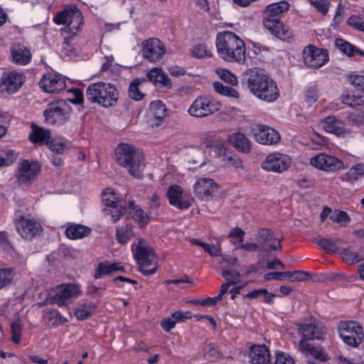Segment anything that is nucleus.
Here are the masks:
<instances>
[{"mask_svg":"<svg viewBox=\"0 0 364 364\" xmlns=\"http://www.w3.org/2000/svg\"><path fill=\"white\" fill-rule=\"evenodd\" d=\"M243 80L250 92L259 100L274 102L279 97V90L276 82L269 75L257 68L246 71Z\"/></svg>","mask_w":364,"mask_h":364,"instance_id":"obj_1","label":"nucleus"},{"mask_svg":"<svg viewBox=\"0 0 364 364\" xmlns=\"http://www.w3.org/2000/svg\"><path fill=\"white\" fill-rule=\"evenodd\" d=\"M215 44L219 56L224 60L239 64L245 62V44L235 33L230 31L218 33Z\"/></svg>","mask_w":364,"mask_h":364,"instance_id":"obj_2","label":"nucleus"},{"mask_svg":"<svg viewBox=\"0 0 364 364\" xmlns=\"http://www.w3.org/2000/svg\"><path fill=\"white\" fill-rule=\"evenodd\" d=\"M115 160L119 165L127 168L133 177L143 178L144 156L134 146L124 143L119 144L115 149Z\"/></svg>","mask_w":364,"mask_h":364,"instance_id":"obj_3","label":"nucleus"},{"mask_svg":"<svg viewBox=\"0 0 364 364\" xmlns=\"http://www.w3.org/2000/svg\"><path fill=\"white\" fill-rule=\"evenodd\" d=\"M118 96L117 87L104 82L92 83L86 90V98L89 102L105 107L113 105L117 101Z\"/></svg>","mask_w":364,"mask_h":364,"instance_id":"obj_4","label":"nucleus"},{"mask_svg":"<svg viewBox=\"0 0 364 364\" xmlns=\"http://www.w3.org/2000/svg\"><path fill=\"white\" fill-rule=\"evenodd\" d=\"M48 124L60 126L65 124L70 116V107L63 100L49 103L43 112Z\"/></svg>","mask_w":364,"mask_h":364,"instance_id":"obj_5","label":"nucleus"},{"mask_svg":"<svg viewBox=\"0 0 364 364\" xmlns=\"http://www.w3.org/2000/svg\"><path fill=\"white\" fill-rule=\"evenodd\" d=\"M338 331L343 341L351 347H358L363 341V327L356 321H341Z\"/></svg>","mask_w":364,"mask_h":364,"instance_id":"obj_6","label":"nucleus"},{"mask_svg":"<svg viewBox=\"0 0 364 364\" xmlns=\"http://www.w3.org/2000/svg\"><path fill=\"white\" fill-rule=\"evenodd\" d=\"M220 102L207 96L198 97L188 109V113L195 117H204L210 115L220 109Z\"/></svg>","mask_w":364,"mask_h":364,"instance_id":"obj_7","label":"nucleus"},{"mask_svg":"<svg viewBox=\"0 0 364 364\" xmlns=\"http://www.w3.org/2000/svg\"><path fill=\"white\" fill-rule=\"evenodd\" d=\"M54 22L58 25L68 23L66 29L75 36L80 30L82 23V17L80 11L75 7L71 10L65 9L58 12L53 18Z\"/></svg>","mask_w":364,"mask_h":364,"instance_id":"obj_8","label":"nucleus"},{"mask_svg":"<svg viewBox=\"0 0 364 364\" xmlns=\"http://www.w3.org/2000/svg\"><path fill=\"white\" fill-rule=\"evenodd\" d=\"M299 332L302 336L299 343V350L308 349L309 344L307 341L323 340L326 334L323 326L316 322L299 324Z\"/></svg>","mask_w":364,"mask_h":364,"instance_id":"obj_9","label":"nucleus"},{"mask_svg":"<svg viewBox=\"0 0 364 364\" xmlns=\"http://www.w3.org/2000/svg\"><path fill=\"white\" fill-rule=\"evenodd\" d=\"M310 164L317 169L327 172H336L346 168L342 160L325 153H318L313 156Z\"/></svg>","mask_w":364,"mask_h":364,"instance_id":"obj_10","label":"nucleus"},{"mask_svg":"<svg viewBox=\"0 0 364 364\" xmlns=\"http://www.w3.org/2000/svg\"><path fill=\"white\" fill-rule=\"evenodd\" d=\"M165 53V46L157 38H149L141 43L142 57L149 62H158Z\"/></svg>","mask_w":364,"mask_h":364,"instance_id":"obj_11","label":"nucleus"},{"mask_svg":"<svg viewBox=\"0 0 364 364\" xmlns=\"http://www.w3.org/2000/svg\"><path fill=\"white\" fill-rule=\"evenodd\" d=\"M134 257L136 263L141 267H147L156 259L154 250L143 238H139L137 242L132 245Z\"/></svg>","mask_w":364,"mask_h":364,"instance_id":"obj_12","label":"nucleus"},{"mask_svg":"<svg viewBox=\"0 0 364 364\" xmlns=\"http://www.w3.org/2000/svg\"><path fill=\"white\" fill-rule=\"evenodd\" d=\"M305 64L311 68H321L328 60L327 50L309 45L303 50Z\"/></svg>","mask_w":364,"mask_h":364,"instance_id":"obj_13","label":"nucleus"},{"mask_svg":"<svg viewBox=\"0 0 364 364\" xmlns=\"http://www.w3.org/2000/svg\"><path fill=\"white\" fill-rule=\"evenodd\" d=\"M26 80L23 73L17 71L4 73L1 78L0 90L7 94L17 92L23 85Z\"/></svg>","mask_w":364,"mask_h":364,"instance_id":"obj_14","label":"nucleus"},{"mask_svg":"<svg viewBox=\"0 0 364 364\" xmlns=\"http://www.w3.org/2000/svg\"><path fill=\"white\" fill-rule=\"evenodd\" d=\"M78 287L74 284H63L56 287L50 295V302L59 306H65L68 301L78 294Z\"/></svg>","mask_w":364,"mask_h":364,"instance_id":"obj_15","label":"nucleus"},{"mask_svg":"<svg viewBox=\"0 0 364 364\" xmlns=\"http://www.w3.org/2000/svg\"><path fill=\"white\" fill-rule=\"evenodd\" d=\"M290 158L280 153L269 154L262 163V168L268 171L282 173L290 166Z\"/></svg>","mask_w":364,"mask_h":364,"instance_id":"obj_16","label":"nucleus"},{"mask_svg":"<svg viewBox=\"0 0 364 364\" xmlns=\"http://www.w3.org/2000/svg\"><path fill=\"white\" fill-rule=\"evenodd\" d=\"M15 225L18 233L26 240L33 239L43 230L40 223L25 217H21Z\"/></svg>","mask_w":364,"mask_h":364,"instance_id":"obj_17","label":"nucleus"},{"mask_svg":"<svg viewBox=\"0 0 364 364\" xmlns=\"http://www.w3.org/2000/svg\"><path fill=\"white\" fill-rule=\"evenodd\" d=\"M255 140L262 144H277L280 139L278 132L274 129L262 124H257L252 129Z\"/></svg>","mask_w":364,"mask_h":364,"instance_id":"obj_18","label":"nucleus"},{"mask_svg":"<svg viewBox=\"0 0 364 364\" xmlns=\"http://www.w3.org/2000/svg\"><path fill=\"white\" fill-rule=\"evenodd\" d=\"M38 84L41 88L48 93L60 92L66 87L65 79L61 75L52 73L44 75Z\"/></svg>","mask_w":364,"mask_h":364,"instance_id":"obj_19","label":"nucleus"},{"mask_svg":"<svg viewBox=\"0 0 364 364\" xmlns=\"http://www.w3.org/2000/svg\"><path fill=\"white\" fill-rule=\"evenodd\" d=\"M218 189V185L209 178L198 179L194 185V192L201 200H208Z\"/></svg>","mask_w":364,"mask_h":364,"instance_id":"obj_20","label":"nucleus"},{"mask_svg":"<svg viewBox=\"0 0 364 364\" xmlns=\"http://www.w3.org/2000/svg\"><path fill=\"white\" fill-rule=\"evenodd\" d=\"M41 167L37 163H30L28 160H24L19 167L18 182L21 183L29 182L39 173Z\"/></svg>","mask_w":364,"mask_h":364,"instance_id":"obj_21","label":"nucleus"},{"mask_svg":"<svg viewBox=\"0 0 364 364\" xmlns=\"http://www.w3.org/2000/svg\"><path fill=\"white\" fill-rule=\"evenodd\" d=\"M166 196L168 198L169 203L180 210H186L191 206L189 202L181 200L183 189L178 185L173 184L169 186Z\"/></svg>","mask_w":364,"mask_h":364,"instance_id":"obj_22","label":"nucleus"},{"mask_svg":"<svg viewBox=\"0 0 364 364\" xmlns=\"http://www.w3.org/2000/svg\"><path fill=\"white\" fill-rule=\"evenodd\" d=\"M250 357L251 364H272L270 351L265 345L253 346Z\"/></svg>","mask_w":364,"mask_h":364,"instance_id":"obj_23","label":"nucleus"},{"mask_svg":"<svg viewBox=\"0 0 364 364\" xmlns=\"http://www.w3.org/2000/svg\"><path fill=\"white\" fill-rule=\"evenodd\" d=\"M166 114V107L161 100L153 101L149 106V115L151 117L152 126L159 127Z\"/></svg>","mask_w":364,"mask_h":364,"instance_id":"obj_24","label":"nucleus"},{"mask_svg":"<svg viewBox=\"0 0 364 364\" xmlns=\"http://www.w3.org/2000/svg\"><path fill=\"white\" fill-rule=\"evenodd\" d=\"M28 139L34 144L47 145L51 139V132L48 129H44L35 124H32L31 132L29 134Z\"/></svg>","mask_w":364,"mask_h":364,"instance_id":"obj_25","label":"nucleus"},{"mask_svg":"<svg viewBox=\"0 0 364 364\" xmlns=\"http://www.w3.org/2000/svg\"><path fill=\"white\" fill-rule=\"evenodd\" d=\"M12 62L18 65H26L31 61V53L24 46L15 44L11 48Z\"/></svg>","mask_w":364,"mask_h":364,"instance_id":"obj_26","label":"nucleus"},{"mask_svg":"<svg viewBox=\"0 0 364 364\" xmlns=\"http://www.w3.org/2000/svg\"><path fill=\"white\" fill-rule=\"evenodd\" d=\"M256 240L257 243L260 244L261 245L267 244L268 247L272 250H281L282 248L281 245L282 240H278V245L271 242L272 240H276V238L273 232L269 229L259 228L257 230Z\"/></svg>","mask_w":364,"mask_h":364,"instance_id":"obj_27","label":"nucleus"},{"mask_svg":"<svg viewBox=\"0 0 364 364\" xmlns=\"http://www.w3.org/2000/svg\"><path fill=\"white\" fill-rule=\"evenodd\" d=\"M230 144L238 151L249 153L251 151V144L247 137L242 132L232 133L229 136Z\"/></svg>","mask_w":364,"mask_h":364,"instance_id":"obj_28","label":"nucleus"},{"mask_svg":"<svg viewBox=\"0 0 364 364\" xmlns=\"http://www.w3.org/2000/svg\"><path fill=\"white\" fill-rule=\"evenodd\" d=\"M324 129L329 133L340 136L345 132L344 123L336 116L332 115L322 121Z\"/></svg>","mask_w":364,"mask_h":364,"instance_id":"obj_29","label":"nucleus"},{"mask_svg":"<svg viewBox=\"0 0 364 364\" xmlns=\"http://www.w3.org/2000/svg\"><path fill=\"white\" fill-rule=\"evenodd\" d=\"M128 209V202L124 200H118V203L109 208H105L104 211L109 215L113 223L118 222L126 213Z\"/></svg>","mask_w":364,"mask_h":364,"instance_id":"obj_30","label":"nucleus"},{"mask_svg":"<svg viewBox=\"0 0 364 364\" xmlns=\"http://www.w3.org/2000/svg\"><path fill=\"white\" fill-rule=\"evenodd\" d=\"M133 225L131 223H126L124 225L117 226L116 228V240L120 245L127 244V242L135 236L133 230Z\"/></svg>","mask_w":364,"mask_h":364,"instance_id":"obj_31","label":"nucleus"},{"mask_svg":"<svg viewBox=\"0 0 364 364\" xmlns=\"http://www.w3.org/2000/svg\"><path fill=\"white\" fill-rule=\"evenodd\" d=\"M91 233V229L80 224H71L65 231L67 237L71 240L81 239L88 236Z\"/></svg>","mask_w":364,"mask_h":364,"instance_id":"obj_32","label":"nucleus"},{"mask_svg":"<svg viewBox=\"0 0 364 364\" xmlns=\"http://www.w3.org/2000/svg\"><path fill=\"white\" fill-rule=\"evenodd\" d=\"M290 4L286 0L269 4L264 9V13L269 17H277L289 9Z\"/></svg>","mask_w":364,"mask_h":364,"instance_id":"obj_33","label":"nucleus"},{"mask_svg":"<svg viewBox=\"0 0 364 364\" xmlns=\"http://www.w3.org/2000/svg\"><path fill=\"white\" fill-rule=\"evenodd\" d=\"M147 77L154 84L159 83L167 87H171L172 85L168 77L161 68H152L148 72Z\"/></svg>","mask_w":364,"mask_h":364,"instance_id":"obj_34","label":"nucleus"},{"mask_svg":"<svg viewBox=\"0 0 364 364\" xmlns=\"http://www.w3.org/2000/svg\"><path fill=\"white\" fill-rule=\"evenodd\" d=\"M218 155L223 158V161L226 166L236 168L242 167V160L236 154L229 152L225 146H222L219 148Z\"/></svg>","mask_w":364,"mask_h":364,"instance_id":"obj_35","label":"nucleus"},{"mask_svg":"<svg viewBox=\"0 0 364 364\" xmlns=\"http://www.w3.org/2000/svg\"><path fill=\"white\" fill-rule=\"evenodd\" d=\"M129 214L141 225H146L149 221V216L141 208L136 205L134 200H128Z\"/></svg>","mask_w":364,"mask_h":364,"instance_id":"obj_36","label":"nucleus"},{"mask_svg":"<svg viewBox=\"0 0 364 364\" xmlns=\"http://www.w3.org/2000/svg\"><path fill=\"white\" fill-rule=\"evenodd\" d=\"M97 309V304L93 302L81 304L75 310L74 314L78 320L83 321L89 318Z\"/></svg>","mask_w":364,"mask_h":364,"instance_id":"obj_37","label":"nucleus"},{"mask_svg":"<svg viewBox=\"0 0 364 364\" xmlns=\"http://www.w3.org/2000/svg\"><path fill=\"white\" fill-rule=\"evenodd\" d=\"M335 46L341 52L348 55V56H353L357 53H360V55H364V53L363 51L360 50L358 48L349 43L348 42L344 41L342 38L336 39Z\"/></svg>","mask_w":364,"mask_h":364,"instance_id":"obj_38","label":"nucleus"},{"mask_svg":"<svg viewBox=\"0 0 364 364\" xmlns=\"http://www.w3.org/2000/svg\"><path fill=\"white\" fill-rule=\"evenodd\" d=\"M146 81L145 79L135 78L131 82L128 90L130 98L136 101H139L144 98V95L140 91L139 87L141 82H146Z\"/></svg>","mask_w":364,"mask_h":364,"instance_id":"obj_39","label":"nucleus"},{"mask_svg":"<svg viewBox=\"0 0 364 364\" xmlns=\"http://www.w3.org/2000/svg\"><path fill=\"white\" fill-rule=\"evenodd\" d=\"M343 102L350 107L364 105V92H353L343 96Z\"/></svg>","mask_w":364,"mask_h":364,"instance_id":"obj_40","label":"nucleus"},{"mask_svg":"<svg viewBox=\"0 0 364 364\" xmlns=\"http://www.w3.org/2000/svg\"><path fill=\"white\" fill-rule=\"evenodd\" d=\"M214 90L218 93L232 98H239L240 95L239 92L232 87L224 85L220 82H215L213 84Z\"/></svg>","mask_w":364,"mask_h":364,"instance_id":"obj_41","label":"nucleus"},{"mask_svg":"<svg viewBox=\"0 0 364 364\" xmlns=\"http://www.w3.org/2000/svg\"><path fill=\"white\" fill-rule=\"evenodd\" d=\"M348 122L351 126H360L364 124V112L355 109L347 112Z\"/></svg>","mask_w":364,"mask_h":364,"instance_id":"obj_42","label":"nucleus"},{"mask_svg":"<svg viewBox=\"0 0 364 364\" xmlns=\"http://www.w3.org/2000/svg\"><path fill=\"white\" fill-rule=\"evenodd\" d=\"M14 273L11 268H0V289L9 286L14 279Z\"/></svg>","mask_w":364,"mask_h":364,"instance_id":"obj_43","label":"nucleus"},{"mask_svg":"<svg viewBox=\"0 0 364 364\" xmlns=\"http://www.w3.org/2000/svg\"><path fill=\"white\" fill-rule=\"evenodd\" d=\"M341 255L343 261L348 264H353L363 259L358 252H354L350 248L343 249L341 252Z\"/></svg>","mask_w":364,"mask_h":364,"instance_id":"obj_44","label":"nucleus"},{"mask_svg":"<svg viewBox=\"0 0 364 364\" xmlns=\"http://www.w3.org/2000/svg\"><path fill=\"white\" fill-rule=\"evenodd\" d=\"M316 244L328 253H336L339 249L336 242L328 238L315 240Z\"/></svg>","mask_w":364,"mask_h":364,"instance_id":"obj_45","label":"nucleus"},{"mask_svg":"<svg viewBox=\"0 0 364 364\" xmlns=\"http://www.w3.org/2000/svg\"><path fill=\"white\" fill-rule=\"evenodd\" d=\"M364 176V164H357L353 166L346 173V176L348 181H357L360 177Z\"/></svg>","mask_w":364,"mask_h":364,"instance_id":"obj_46","label":"nucleus"},{"mask_svg":"<svg viewBox=\"0 0 364 364\" xmlns=\"http://www.w3.org/2000/svg\"><path fill=\"white\" fill-rule=\"evenodd\" d=\"M16 158L17 155L14 150H0V167L12 164Z\"/></svg>","mask_w":364,"mask_h":364,"instance_id":"obj_47","label":"nucleus"},{"mask_svg":"<svg viewBox=\"0 0 364 364\" xmlns=\"http://www.w3.org/2000/svg\"><path fill=\"white\" fill-rule=\"evenodd\" d=\"M274 36L284 41L287 42H289L292 39L291 31L289 26L284 25L282 21H280V23L278 26V28L277 29Z\"/></svg>","mask_w":364,"mask_h":364,"instance_id":"obj_48","label":"nucleus"},{"mask_svg":"<svg viewBox=\"0 0 364 364\" xmlns=\"http://www.w3.org/2000/svg\"><path fill=\"white\" fill-rule=\"evenodd\" d=\"M112 273H113L112 263L105 261L98 264L94 277L96 279H98L105 275H109Z\"/></svg>","mask_w":364,"mask_h":364,"instance_id":"obj_49","label":"nucleus"},{"mask_svg":"<svg viewBox=\"0 0 364 364\" xmlns=\"http://www.w3.org/2000/svg\"><path fill=\"white\" fill-rule=\"evenodd\" d=\"M0 246L7 253H16L14 246L9 239V234L6 231L0 232Z\"/></svg>","mask_w":364,"mask_h":364,"instance_id":"obj_50","label":"nucleus"},{"mask_svg":"<svg viewBox=\"0 0 364 364\" xmlns=\"http://www.w3.org/2000/svg\"><path fill=\"white\" fill-rule=\"evenodd\" d=\"M301 352L309 353L311 355L314 357L316 359L319 360L320 361H326L328 359L327 353L323 349V348L315 347L311 348L310 345H309V348L305 350H300Z\"/></svg>","mask_w":364,"mask_h":364,"instance_id":"obj_51","label":"nucleus"},{"mask_svg":"<svg viewBox=\"0 0 364 364\" xmlns=\"http://www.w3.org/2000/svg\"><path fill=\"white\" fill-rule=\"evenodd\" d=\"M217 74L220 78L231 85H236L237 84V77L227 69H219L217 70Z\"/></svg>","mask_w":364,"mask_h":364,"instance_id":"obj_52","label":"nucleus"},{"mask_svg":"<svg viewBox=\"0 0 364 364\" xmlns=\"http://www.w3.org/2000/svg\"><path fill=\"white\" fill-rule=\"evenodd\" d=\"M47 146L53 152L58 154H62L68 149V146L65 143L52 138L49 140Z\"/></svg>","mask_w":364,"mask_h":364,"instance_id":"obj_53","label":"nucleus"},{"mask_svg":"<svg viewBox=\"0 0 364 364\" xmlns=\"http://www.w3.org/2000/svg\"><path fill=\"white\" fill-rule=\"evenodd\" d=\"M205 359L213 361L221 357V353L216 349L215 344L209 343L203 348Z\"/></svg>","mask_w":364,"mask_h":364,"instance_id":"obj_54","label":"nucleus"},{"mask_svg":"<svg viewBox=\"0 0 364 364\" xmlns=\"http://www.w3.org/2000/svg\"><path fill=\"white\" fill-rule=\"evenodd\" d=\"M192 55L197 58H205L211 57L212 53L205 44H198L193 47L191 51Z\"/></svg>","mask_w":364,"mask_h":364,"instance_id":"obj_55","label":"nucleus"},{"mask_svg":"<svg viewBox=\"0 0 364 364\" xmlns=\"http://www.w3.org/2000/svg\"><path fill=\"white\" fill-rule=\"evenodd\" d=\"M348 77L356 92H364V76L360 75H350Z\"/></svg>","mask_w":364,"mask_h":364,"instance_id":"obj_56","label":"nucleus"},{"mask_svg":"<svg viewBox=\"0 0 364 364\" xmlns=\"http://www.w3.org/2000/svg\"><path fill=\"white\" fill-rule=\"evenodd\" d=\"M221 275L227 281L226 283H230V285L235 284L240 281L241 275L240 273L237 271L225 269L222 272Z\"/></svg>","mask_w":364,"mask_h":364,"instance_id":"obj_57","label":"nucleus"},{"mask_svg":"<svg viewBox=\"0 0 364 364\" xmlns=\"http://www.w3.org/2000/svg\"><path fill=\"white\" fill-rule=\"evenodd\" d=\"M308 1L321 14L326 15L328 13L330 6L328 0H308Z\"/></svg>","mask_w":364,"mask_h":364,"instance_id":"obj_58","label":"nucleus"},{"mask_svg":"<svg viewBox=\"0 0 364 364\" xmlns=\"http://www.w3.org/2000/svg\"><path fill=\"white\" fill-rule=\"evenodd\" d=\"M12 333V341L18 343L21 341L22 327L18 320L12 322L11 324Z\"/></svg>","mask_w":364,"mask_h":364,"instance_id":"obj_59","label":"nucleus"},{"mask_svg":"<svg viewBox=\"0 0 364 364\" xmlns=\"http://www.w3.org/2000/svg\"><path fill=\"white\" fill-rule=\"evenodd\" d=\"M114 193L108 189H106L102 193V202L105 208H109L118 203Z\"/></svg>","mask_w":364,"mask_h":364,"instance_id":"obj_60","label":"nucleus"},{"mask_svg":"<svg viewBox=\"0 0 364 364\" xmlns=\"http://www.w3.org/2000/svg\"><path fill=\"white\" fill-rule=\"evenodd\" d=\"M280 21H281L278 18H271L269 16L264 17L263 18V25L271 32L272 35H274L278 28V26L280 23Z\"/></svg>","mask_w":364,"mask_h":364,"instance_id":"obj_61","label":"nucleus"},{"mask_svg":"<svg viewBox=\"0 0 364 364\" xmlns=\"http://www.w3.org/2000/svg\"><path fill=\"white\" fill-rule=\"evenodd\" d=\"M74 36L71 33V36L68 38H65L64 41L62 43V53L67 55V56H71L73 54H75V48L74 46L70 44V38H72Z\"/></svg>","mask_w":364,"mask_h":364,"instance_id":"obj_62","label":"nucleus"},{"mask_svg":"<svg viewBox=\"0 0 364 364\" xmlns=\"http://www.w3.org/2000/svg\"><path fill=\"white\" fill-rule=\"evenodd\" d=\"M272 364H294V360L289 355L283 352H277L275 354L274 363Z\"/></svg>","mask_w":364,"mask_h":364,"instance_id":"obj_63","label":"nucleus"},{"mask_svg":"<svg viewBox=\"0 0 364 364\" xmlns=\"http://www.w3.org/2000/svg\"><path fill=\"white\" fill-rule=\"evenodd\" d=\"M330 219L337 223L347 224L350 222V219L348 215L345 211L335 212L334 214L330 216Z\"/></svg>","mask_w":364,"mask_h":364,"instance_id":"obj_64","label":"nucleus"}]
</instances>
